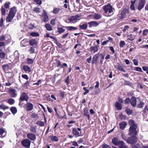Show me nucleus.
Returning a JSON list of instances; mask_svg holds the SVG:
<instances>
[{"instance_id": "25", "label": "nucleus", "mask_w": 148, "mask_h": 148, "mask_svg": "<svg viewBox=\"0 0 148 148\" xmlns=\"http://www.w3.org/2000/svg\"><path fill=\"white\" fill-rule=\"evenodd\" d=\"M87 23H86L82 25H79V28L85 30L87 29Z\"/></svg>"}, {"instance_id": "23", "label": "nucleus", "mask_w": 148, "mask_h": 148, "mask_svg": "<svg viewBox=\"0 0 148 148\" xmlns=\"http://www.w3.org/2000/svg\"><path fill=\"white\" fill-rule=\"evenodd\" d=\"M10 110L13 114H15L17 112V109L15 107H11L10 109Z\"/></svg>"}, {"instance_id": "13", "label": "nucleus", "mask_w": 148, "mask_h": 148, "mask_svg": "<svg viewBox=\"0 0 148 148\" xmlns=\"http://www.w3.org/2000/svg\"><path fill=\"white\" fill-rule=\"evenodd\" d=\"M118 146H119V148H127V146L125 145L124 142L122 141H119Z\"/></svg>"}, {"instance_id": "28", "label": "nucleus", "mask_w": 148, "mask_h": 148, "mask_svg": "<svg viewBox=\"0 0 148 148\" xmlns=\"http://www.w3.org/2000/svg\"><path fill=\"white\" fill-rule=\"evenodd\" d=\"M14 55L15 58V59L17 60L19 59L20 54L18 51H16L14 52Z\"/></svg>"}, {"instance_id": "50", "label": "nucleus", "mask_w": 148, "mask_h": 148, "mask_svg": "<svg viewBox=\"0 0 148 148\" xmlns=\"http://www.w3.org/2000/svg\"><path fill=\"white\" fill-rule=\"evenodd\" d=\"M88 110H86L84 109V114L88 118V119L89 118V115L88 114Z\"/></svg>"}, {"instance_id": "64", "label": "nucleus", "mask_w": 148, "mask_h": 148, "mask_svg": "<svg viewBox=\"0 0 148 148\" xmlns=\"http://www.w3.org/2000/svg\"><path fill=\"white\" fill-rule=\"evenodd\" d=\"M129 27V26L128 25H125L124 26V27L123 28V32H125L126 30H127V29H128Z\"/></svg>"}, {"instance_id": "15", "label": "nucleus", "mask_w": 148, "mask_h": 148, "mask_svg": "<svg viewBox=\"0 0 148 148\" xmlns=\"http://www.w3.org/2000/svg\"><path fill=\"white\" fill-rule=\"evenodd\" d=\"M77 18V16H73L69 18V20L71 22L75 23L78 20Z\"/></svg>"}, {"instance_id": "62", "label": "nucleus", "mask_w": 148, "mask_h": 148, "mask_svg": "<svg viewBox=\"0 0 148 148\" xmlns=\"http://www.w3.org/2000/svg\"><path fill=\"white\" fill-rule=\"evenodd\" d=\"M23 69L25 72L28 71V66H24L23 67Z\"/></svg>"}, {"instance_id": "4", "label": "nucleus", "mask_w": 148, "mask_h": 148, "mask_svg": "<svg viewBox=\"0 0 148 148\" xmlns=\"http://www.w3.org/2000/svg\"><path fill=\"white\" fill-rule=\"evenodd\" d=\"M129 123L130 125L129 130V134L130 135H136L137 134L136 131L137 127V125L134 123V121L132 120H130Z\"/></svg>"}, {"instance_id": "51", "label": "nucleus", "mask_w": 148, "mask_h": 148, "mask_svg": "<svg viewBox=\"0 0 148 148\" xmlns=\"http://www.w3.org/2000/svg\"><path fill=\"white\" fill-rule=\"evenodd\" d=\"M144 105V103L141 101L140 102V103L138 105V107L139 108H142L143 107Z\"/></svg>"}, {"instance_id": "43", "label": "nucleus", "mask_w": 148, "mask_h": 148, "mask_svg": "<svg viewBox=\"0 0 148 148\" xmlns=\"http://www.w3.org/2000/svg\"><path fill=\"white\" fill-rule=\"evenodd\" d=\"M0 108L3 110H5L9 109V107L8 106H5L3 104H1L0 105Z\"/></svg>"}, {"instance_id": "19", "label": "nucleus", "mask_w": 148, "mask_h": 148, "mask_svg": "<svg viewBox=\"0 0 148 148\" xmlns=\"http://www.w3.org/2000/svg\"><path fill=\"white\" fill-rule=\"evenodd\" d=\"M132 148H148V146L146 145H143L142 146H140L138 144L133 145Z\"/></svg>"}, {"instance_id": "61", "label": "nucleus", "mask_w": 148, "mask_h": 148, "mask_svg": "<svg viewBox=\"0 0 148 148\" xmlns=\"http://www.w3.org/2000/svg\"><path fill=\"white\" fill-rule=\"evenodd\" d=\"M69 76H68L66 79H65V81L67 84H68L69 83Z\"/></svg>"}, {"instance_id": "26", "label": "nucleus", "mask_w": 148, "mask_h": 148, "mask_svg": "<svg viewBox=\"0 0 148 148\" xmlns=\"http://www.w3.org/2000/svg\"><path fill=\"white\" fill-rule=\"evenodd\" d=\"M21 144L23 146L28 147V139H25L22 141Z\"/></svg>"}, {"instance_id": "20", "label": "nucleus", "mask_w": 148, "mask_h": 148, "mask_svg": "<svg viewBox=\"0 0 148 148\" xmlns=\"http://www.w3.org/2000/svg\"><path fill=\"white\" fill-rule=\"evenodd\" d=\"M72 132L75 136L76 137H78L80 136V134L76 129L73 128L72 130Z\"/></svg>"}, {"instance_id": "18", "label": "nucleus", "mask_w": 148, "mask_h": 148, "mask_svg": "<svg viewBox=\"0 0 148 148\" xmlns=\"http://www.w3.org/2000/svg\"><path fill=\"white\" fill-rule=\"evenodd\" d=\"M7 102L9 104L12 105L15 103V100L12 98H9L7 99Z\"/></svg>"}, {"instance_id": "1", "label": "nucleus", "mask_w": 148, "mask_h": 148, "mask_svg": "<svg viewBox=\"0 0 148 148\" xmlns=\"http://www.w3.org/2000/svg\"><path fill=\"white\" fill-rule=\"evenodd\" d=\"M18 105L20 106H23L26 111H28V95L25 92H22L19 99Z\"/></svg>"}, {"instance_id": "32", "label": "nucleus", "mask_w": 148, "mask_h": 148, "mask_svg": "<svg viewBox=\"0 0 148 148\" xmlns=\"http://www.w3.org/2000/svg\"><path fill=\"white\" fill-rule=\"evenodd\" d=\"M45 27L47 30L49 31H51L52 30V27L49 24H46L45 25Z\"/></svg>"}, {"instance_id": "45", "label": "nucleus", "mask_w": 148, "mask_h": 148, "mask_svg": "<svg viewBox=\"0 0 148 148\" xmlns=\"http://www.w3.org/2000/svg\"><path fill=\"white\" fill-rule=\"evenodd\" d=\"M56 21V18H53L51 19L50 21V24L52 25H55V22Z\"/></svg>"}, {"instance_id": "30", "label": "nucleus", "mask_w": 148, "mask_h": 148, "mask_svg": "<svg viewBox=\"0 0 148 148\" xmlns=\"http://www.w3.org/2000/svg\"><path fill=\"white\" fill-rule=\"evenodd\" d=\"M2 69L4 71H8L10 69V67L8 64H4L2 66Z\"/></svg>"}, {"instance_id": "6", "label": "nucleus", "mask_w": 148, "mask_h": 148, "mask_svg": "<svg viewBox=\"0 0 148 148\" xmlns=\"http://www.w3.org/2000/svg\"><path fill=\"white\" fill-rule=\"evenodd\" d=\"M137 138L136 137L132 136L128 138L126 141L128 143L132 144L137 142Z\"/></svg>"}, {"instance_id": "52", "label": "nucleus", "mask_w": 148, "mask_h": 148, "mask_svg": "<svg viewBox=\"0 0 148 148\" xmlns=\"http://www.w3.org/2000/svg\"><path fill=\"white\" fill-rule=\"evenodd\" d=\"M22 86L23 88H27L28 86V81H26L25 83Z\"/></svg>"}, {"instance_id": "44", "label": "nucleus", "mask_w": 148, "mask_h": 148, "mask_svg": "<svg viewBox=\"0 0 148 148\" xmlns=\"http://www.w3.org/2000/svg\"><path fill=\"white\" fill-rule=\"evenodd\" d=\"M33 105L31 103H28V111L32 110H33Z\"/></svg>"}, {"instance_id": "59", "label": "nucleus", "mask_w": 148, "mask_h": 148, "mask_svg": "<svg viewBox=\"0 0 148 148\" xmlns=\"http://www.w3.org/2000/svg\"><path fill=\"white\" fill-rule=\"evenodd\" d=\"M5 132V131L4 130L0 128V135H2Z\"/></svg>"}, {"instance_id": "53", "label": "nucleus", "mask_w": 148, "mask_h": 148, "mask_svg": "<svg viewBox=\"0 0 148 148\" xmlns=\"http://www.w3.org/2000/svg\"><path fill=\"white\" fill-rule=\"evenodd\" d=\"M59 92H60V95L61 96L62 98H64V96L65 92L63 91H62L61 90H59Z\"/></svg>"}, {"instance_id": "63", "label": "nucleus", "mask_w": 148, "mask_h": 148, "mask_svg": "<svg viewBox=\"0 0 148 148\" xmlns=\"http://www.w3.org/2000/svg\"><path fill=\"white\" fill-rule=\"evenodd\" d=\"M136 71L139 72H142V70L141 69V68L139 67H136Z\"/></svg>"}, {"instance_id": "33", "label": "nucleus", "mask_w": 148, "mask_h": 148, "mask_svg": "<svg viewBox=\"0 0 148 148\" xmlns=\"http://www.w3.org/2000/svg\"><path fill=\"white\" fill-rule=\"evenodd\" d=\"M115 106L117 109L119 110H121L122 108V106L121 104L117 101L115 103Z\"/></svg>"}, {"instance_id": "38", "label": "nucleus", "mask_w": 148, "mask_h": 148, "mask_svg": "<svg viewBox=\"0 0 148 148\" xmlns=\"http://www.w3.org/2000/svg\"><path fill=\"white\" fill-rule=\"evenodd\" d=\"M30 35L33 37H37L39 36L38 33L36 32H32L30 33Z\"/></svg>"}, {"instance_id": "39", "label": "nucleus", "mask_w": 148, "mask_h": 148, "mask_svg": "<svg viewBox=\"0 0 148 148\" xmlns=\"http://www.w3.org/2000/svg\"><path fill=\"white\" fill-rule=\"evenodd\" d=\"M65 31V29L62 27H58V31L60 34L64 32Z\"/></svg>"}, {"instance_id": "42", "label": "nucleus", "mask_w": 148, "mask_h": 148, "mask_svg": "<svg viewBox=\"0 0 148 148\" xmlns=\"http://www.w3.org/2000/svg\"><path fill=\"white\" fill-rule=\"evenodd\" d=\"M30 130L32 132L34 133L36 132V127L34 126H31L30 128Z\"/></svg>"}, {"instance_id": "8", "label": "nucleus", "mask_w": 148, "mask_h": 148, "mask_svg": "<svg viewBox=\"0 0 148 148\" xmlns=\"http://www.w3.org/2000/svg\"><path fill=\"white\" fill-rule=\"evenodd\" d=\"M16 91L14 89L11 88L9 91V93L11 97L15 98L17 95V94L16 93Z\"/></svg>"}, {"instance_id": "21", "label": "nucleus", "mask_w": 148, "mask_h": 148, "mask_svg": "<svg viewBox=\"0 0 148 148\" xmlns=\"http://www.w3.org/2000/svg\"><path fill=\"white\" fill-rule=\"evenodd\" d=\"M28 138L32 140H34L36 139V136L33 134H28Z\"/></svg>"}, {"instance_id": "48", "label": "nucleus", "mask_w": 148, "mask_h": 148, "mask_svg": "<svg viewBox=\"0 0 148 148\" xmlns=\"http://www.w3.org/2000/svg\"><path fill=\"white\" fill-rule=\"evenodd\" d=\"M37 4L39 5H41L42 3L41 0H33Z\"/></svg>"}, {"instance_id": "9", "label": "nucleus", "mask_w": 148, "mask_h": 148, "mask_svg": "<svg viewBox=\"0 0 148 148\" xmlns=\"http://www.w3.org/2000/svg\"><path fill=\"white\" fill-rule=\"evenodd\" d=\"M146 0H140L138 5V9L139 10H141L144 7Z\"/></svg>"}, {"instance_id": "24", "label": "nucleus", "mask_w": 148, "mask_h": 148, "mask_svg": "<svg viewBox=\"0 0 148 148\" xmlns=\"http://www.w3.org/2000/svg\"><path fill=\"white\" fill-rule=\"evenodd\" d=\"M26 39H24L21 42V45L23 47H25L28 45V42Z\"/></svg>"}, {"instance_id": "47", "label": "nucleus", "mask_w": 148, "mask_h": 148, "mask_svg": "<svg viewBox=\"0 0 148 148\" xmlns=\"http://www.w3.org/2000/svg\"><path fill=\"white\" fill-rule=\"evenodd\" d=\"M125 111H126L127 114L129 115H130L132 112V110L128 108H127L125 110Z\"/></svg>"}, {"instance_id": "54", "label": "nucleus", "mask_w": 148, "mask_h": 148, "mask_svg": "<svg viewBox=\"0 0 148 148\" xmlns=\"http://www.w3.org/2000/svg\"><path fill=\"white\" fill-rule=\"evenodd\" d=\"M51 139L52 141H57L58 140V138L56 136H54L51 138Z\"/></svg>"}, {"instance_id": "56", "label": "nucleus", "mask_w": 148, "mask_h": 148, "mask_svg": "<svg viewBox=\"0 0 148 148\" xmlns=\"http://www.w3.org/2000/svg\"><path fill=\"white\" fill-rule=\"evenodd\" d=\"M148 34V29H145L143 31V34L144 36L147 35Z\"/></svg>"}, {"instance_id": "34", "label": "nucleus", "mask_w": 148, "mask_h": 148, "mask_svg": "<svg viewBox=\"0 0 148 148\" xmlns=\"http://www.w3.org/2000/svg\"><path fill=\"white\" fill-rule=\"evenodd\" d=\"M90 49L92 51H94V53L97 52L98 50V47L96 46H92L90 47Z\"/></svg>"}, {"instance_id": "10", "label": "nucleus", "mask_w": 148, "mask_h": 148, "mask_svg": "<svg viewBox=\"0 0 148 148\" xmlns=\"http://www.w3.org/2000/svg\"><path fill=\"white\" fill-rule=\"evenodd\" d=\"M129 10L128 9L124 8L121 12V15L122 18H124L127 14L129 13Z\"/></svg>"}, {"instance_id": "7", "label": "nucleus", "mask_w": 148, "mask_h": 148, "mask_svg": "<svg viewBox=\"0 0 148 148\" xmlns=\"http://www.w3.org/2000/svg\"><path fill=\"white\" fill-rule=\"evenodd\" d=\"M44 14L41 15L42 17V19L43 21L45 23L49 21V16L47 15V13L46 11L45 10H43Z\"/></svg>"}, {"instance_id": "57", "label": "nucleus", "mask_w": 148, "mask_h": 148, "mask_svg": "<svg viewBox=\"0 0 148 148\" xmlns=\"http://www.w3.org/2000/svg\"><path fill=\"white\" fill-rule=\"evenodd\" d=\"M3 17L0 20V27H2L3 25Z\"/></svg>"}, {"instance_id": "35", "label": "nucleus", "mask_w": 148, "mask_h": 148, "mask_svg": "<svg viewBox=\"0 0 148 148\" xmlns=\"http://www.w3.org/2000/svg\"><path fill=\"white\" fill-rule=\"evenodd\" d=\"M29 43L32 46H34L36 45V41L35 39H33L31 40H30L29 41Z\"/></svg>"}, {"instance_id": "3", "label": "nucleus", "mask_w": 148, "mask_h": 148, "mask_svg": "<svg viewBox=\"0 0 148 148\" xmlns=\"http://www.w3.org/2000/svg\"><path fill=\"white\" fill-rule=\"evenodd\" d=\"M17 12V10L16 6H14L10 8L9 14L6 18V21L7 22H10L12 21V20L15 16Z\"/></svg>"}, {"instance_id": "12", "label": "nucleus", "mask_w": 148, "mask_h": 148, "mask_svg": "<svg viewBox=\"0 0 148 148\" xmlns=\"http://www.w3.org/2000/svg\"><path fill=\"white\" fill-rule=\"evenodd\" d=\"M130 103L131 105L134 107L136 104V98L134 97H132L130 100Z\"/></svg>"}, {"instance_id": "27", "label": "nucleus", "mask_w": 148, "mask_h": 148, "mask_svg": "<svg viewBox=\"0 0 148 148\" xmlns=\"http://www.w3.org/2000/svg\"><path fill=\"white\" fill-rule=\"evenodd\" d=\"M60 10V9L59 8L55 7L53 8L52 12L54 14H56L59 13Z\"/></svg>"}, {"instance_id": "37", "label": "nucleus", "mask_w": 148, "mask_h": 148, "mask_svg": "<svg viewBox=\"0 0 148 148\" xmlns=\"http://www.w3.org/2000/svg\"><path fill=\"white\" fill-rule=\"evenodd\" d=\"M127 40L131 41H132L134 39V37L132 34L128 35L127 36Z\"/></svg>"}, {"instance_id": "29", "label": "nucleus", "mask_w": 148, "mask_h": 148, "mask_svg": "<svg viewBox=\"0 0 148 148\" xmlns=\"http://www.w3.org/2000/svg\"><path fill=\"white\" fill-rule=\"evenodd\" d=\"M66 28L69 31H73L76 30L77 28L76 27L73 26H65L64 27Z\"/></svg>"}, {"instance_id": "36", "label": "nucleus", "mask_w": 148, "mask_h": 148, "mask_svg": "<svg viewBox=\"0 0 148 148\" xmlns=\"http://www.w3.org/2000/svg\"><path fill=\"white\" fill-rule=\"evenodd\" d=\"M30 116L32 118L38 119L39 118L38 114L35 113H32L31 115Z\"/></svg>"}, {"instance_id": "40", "label": "nucleus", "mask_w": 148, "mask_h": 148, "mask_svg": "<svg viewBox=\"0 0 148 148\" xmlns=\"http://www.w3.org/2000/svg\"><path fill=\"white\" fill-rule=\"evenodd\" d=\"M36 124L41 127L43 126L44 125V122L41 121H37L36 122Z\"/></svg>"}, {"instance_id": "58", "label": "nucleus", "mask_w": 148, "mask_h": 148, "mask_svg": "<svg viewBox=\"0 0 148 148\" xmlns=\"http://www.w3.org/2000/svg\"><path fill=\"white\" fill-rule=\"evenodd\" d=\"M130 99L129 98L126 99L125 101V103L127 104L129 103L130 102Z\"/></svg>"}, {"instance_id": "46", "label": "nucleus", "mask_w": 148, "mask_h": 148, "mask_svg": "<svg viewBox=\"0 0 148 148\" xmlns=\"http://www.w3.org/2000/svg\"><path fill=\"white\" fill-rule=\"evenodd\" d=\"M125 42L124 41H121L120 42L119 46L121 47H123L125 45Z\"/></svg>"}, {"instance_id": "16", "label": "nucleus", "mask_w": 148, "mask_h": 148, "mask_svg": "<svg viewBox=\"0 0 148 148\" xmlns=\"http://www.w3.org/2000/svg\"><path fill=\"white\" fill-rule=\"evenodd\" d=\"M99 58V53L96 54L94 55L93 57V60L92 61V63H96L98 60Z\"/></svg>"}, {"instance_id": "2", "label": "nucleus", "mask_w": 148, "mask_h": 148, "mask_svg": "<svg viewBox=\"0 0 148 148\" xmlns=\"http://www.w3.org/2000/svg\"><path fill=\"white\" fill-rule=\"evenodd\" d=\"M102 8L104 15L106 16H110L114 13V9L110 3L104 5Z\"/></svg>"}, {"instance_id": "17", "label": "nucleus", "mask_w": 148, "mask_h": 148, "mask_svg": "<svg viewBox=\"0 0 148 148\" xmlns=\"http://www.w3.org/2000/svg\"><path fill=\"white\" fill-rule=\"evenodd\" d=\"M120 129L121 130H123L126 127L127 124L125 122H122L119 124Z\"/></svg>"}, {"instance_id": "55", "label": "nucleus", "mask_w": 148, "mask_h": 148, "mask_svg": "<svg viewBox=\"0 0 148 148\" xmlns=\"http://www.w3.org/2000/svg\"><path fill=\"white\" fill-rule=\"evenodd\" d=\"M133 62L135 66H138V61L136 59H133Z\"/></svg>"}, {"instance_id": "49", "label": "nucleus", "mask_w": 148, "mask_h": 148, "mask_svg": "<svg viewBox=\"0 0 148 148\" xmlns=\"http://www.w3.org/2000/svg\"><path fill=\"white\" fill-rule=\"evenodd\" d=\"M5 53L3 52H1L0 53V58L1 59L4 58H5Z\"/></svg>"}, {"instance_id": "22", "label": "nucleus", "mask_w": 148, "mask_h": 148, "mask_svg": "<svg viewBox=\"0 0 148 148\" xmlns=\"http://www.w3.org/2000/svg\"><path fill=\"white\" fill-rule=\"evenodd\" d=\"M119 141L118 138L116 137H114L112 140V143L116 146H118Z\"/></svg>"}, {"instance_id": "11", "label": "nucleus", "mask_w": 148, "mask_h": 148, "mask_svg": "<svg viewBox=\"0 0 148 148\" xmlns=\"http://www.w3.org/2000/svg\"><path fill=\"white\" fill-rule=\"evenodd\" d=\"M115 67L118 70L122 71L123 72H126V71L125 70L123 67L119 64H116L114 65Z\"/></svg>"}, {"instance_id": "41", "label": "nucleus", "mask_w": 148, "mask_h": 148, "mask_svg": "<svg viewBox=\"0 0 148 148\" xmlns=\"http://www.w3.org/2000/svg\"><path fill=\"white\" fill-rule=\"evenodd\" d=\"M40 8H39L38 7H36L33 9V11L36 13H38L40 12Z\"/></svg>"}, {"instance_id": "31", "label": "nucleus", "mask_w": 148, "mask_h": 148, "mask_svg": "<svg viewBox=\"0 0 148 148\" xmlns=\"http://www.w3.org/2000/svg\"><path fill=\"white\" fill-rule=\"evenodd\" d=\"M101 16L100 14L96 13L93 15V18L95 19L98 20L101 18Z\"/></svg>"}, {"instance_id": "60", "label": "nucleus", "mask_w": 148, "mask_h": 148, "mask_svg": "<svg viewBox=\"0 0 148 148\" xmlns=\"http://www.w3.org/2000/svg\"><path fill=\"white\" fill-rule=\"evenodd\" d=\"M102 148H111L107 144H103L102 145Z\"/></svg>"}, {"instance_id": "14", "label": "nucleus", "mask_w": 148, "mask_h": 148, "mask_svg": "<svg viewBox=\"0 0 148 148\" xmlns=\"http://www.w3.org/2000/svg\"><path fill=\"white\" fill-rule=\"evenodd\" d=\"M89 25V27H97L99 24V23L95 21H92L88 23Z\"/></svg>"}, {"instance_id": "5", "label": "nucleus", "mask_w": 148, "mask_h": 148, "mask_svg": "<svg viewBox=\"0 0 148 148\" xmlns=\"http://www.w3.org/2000/svg\"><path fill=\"white\" fill-rule=\"evenodd\" d=\"M10 3L9 2H6L4 5L3 7V6H2L0 10L1 14L2 16H5L6 14V10L5 9L8 11L7 9H9L10 5Z\"/></svg>"}]
</instances>
